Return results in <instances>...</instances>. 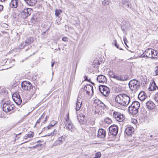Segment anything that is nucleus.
Here are the masks:
<instances>
[{"instance_id":"f257e3e1","label":"nucleus","mask_w":158,"mask_h":158,"mask_svg":"<svg viewBox=\"0 0 158 158\" xmlns=\"http://www.w3.org/2000/svg\"><path fill=\"white\" fill-rule=\"evenodd\" d=\"M115 101L116 102L123 106H126L129 103L130 98L127 94H122L116 96Z\"/></svg>"},{"instance_id":"f03ea898","label":"nucleus","mask_w":158,"mask_h":158,"mask_svg":"<svg viewBox=\"0 0 158 158\" xmlns=\"http://www.w3.org/2000/svg\"><path fill=\"white\" fill-rule=\"evenodd\" d=\"M129 86L131 90L135 92L140 88V82L136 80H132L129 82Z\"/></svg>"},{"instance_id":"7ed1b4c3","label":"nucleus","mask_w":158,"mask_h":158,"mask_svg":"<svg viewBox=\"0 0 158 158\" xmlns=\"http://www.w3.org/2000/svg\"><path fill=\"white\" fill-rule=\"evenodd\" d=\"M64 124L66 127V129L69 131L73 132L75 130V127L69 119V114H68L67 115V118L64 122Z\"/></svg>"},{"instance_id":"20e7f679","label":"nucleus","mask_w":158,"mask_h":158,"mask_svg":"<svg viewBox=\"0 0 158 158\" xmlns=\"http://www.w3.org/2000/svg\"><path fill=\"white\" fill-rule=\"evenodd\" d=\"M14 108L15 106L14 104L8 102H5L2 105L3 110L6 113L12 110Z\"/></svg>"},{"instance_id":"39448f33","label":"nucleus","mask_w":158,"mask_h":158,"mask_svg":"<svg viewBox=\"0 0 158 158\" xmlns=\"http://www.w3.org/2000/svg\"><path fill=\"white\" fill-rule=\"evenodd\" d=\"M99 89L100 92L105 96H108L110 92V89L107 86L103 85H100Z\"/></svg>"},{"instance_id":"423d86ee","label":"nucleus","mask_w":158,"mask_h":158,"mask_svg":"<svg viewBox=\"0 0 158 158\" xmlns=\"http://www.w3.org/2000/svg\"><path fill=\"white\" fill-rule=\"evenodd\" d=\"M153 49L151 48H148L140 56V57H146L147 58H152V53H153Z\"/></svg>"},{"instance_id":"0eeeda50","label":"nucleus","mask_w":158,"mask_h":158,"mask_svg":"<svg viewBox=\"0 0 158 158\" xmlns=\"http://www.w3.org/2000/svg\"><path fill=\"white\" fill-rule=\"evenodd\" d=\"M32 10L30 8H26L22 10L21 12V16L23 18H26L30 15L31 14Z\"/></svg>"},{"instance_id":"6e6552de","label":"nucleus","mask_w":158,"mask_h":158,"mask_svg":"<svg viewBox=\"0 0 158 158\" xmlns=\"http://www.w3.org/2000/svg\"><path fill=\"white\" fill-rule=\"evenodd\" d=\"M22 88L25 91H29L33 87L31 83L29 81H24L21 84Z\"/></svg>"},{"instance_id":"1a4fd4ad","label":"nucleus","mask_w":158,"mask_h":158,"mask_svg":"<svg viewBox=\"0 0 158 158\" xmlns=\"http://www.w3.org/2000/svg\"><path fill=\"white\" fill-rule=\"evenodd\" d=\"M34 41V39L33 37L27 38L24 42H23L21 44V48H22L23 47L28 46V48H29L31 46H29V45L31 44Z\"/></svg>"},{"instance_id":"9d476101","label":"nucleus","mask_w":158,"mask_h":158,"mask_svg":"<svg viewBox=\"0 0 158 158\" xmlns=\"http://www.w3.org/2000/svg\"><path fill=\"white\" fill-rule=\"evenodd\" d=\"M113 115L115 119L118 122H122L124 119L123 115L118 112L114 111Z\"/></svg>"},{"instance_id":"9b49d317","label":"nucleus","mask_w":158,"mask_h":158,"mask_svg":"<svg viewBox=\"0 0 158 158\" xmlns=\"http://www.w3.org/2000/svg\"><path fill=\"white\" fill-rule=\"evenodd\" d=\"M12 98L17 105H19L22 102V99L18 93H14L12 96Z\"/></svg>"},{"instance_id":"f8f14e48","label":"nucleus","mask_w":158,"mask_h":158,"mask_svg":"<svg viewBox=\"0 0 158 158\" xmlns=\"http://www.w3.org/2000/svg\"><path fill=\"white\" fill-rule=\"evenodd\" d=\"M83 90L88 95L91 94V95H92L93 94V87L90 85L88 84L85 86Z\"/></svg>"},{"instance_id":"ddd939ff","label":"nucleus","mask_w":158,"mask_h":158,"mask_svg":"<svg viewBox=\"0 0 158 158\" xmlns=\"http://www.w3.org/2000/svg\"><path fill=\"white\" fill-rule=\"evenodd\" d=\"M110 133L113 135H117L118 131V128L117 125H114L111 126L109 128Z\"/></svg>"},{"instance_id":"4468645a","label":"nucleus","mask_w":158,"mask_h":158,"mask_svg":"<svg viewBox=\"0 0 158 158\" xmlns=\"http://www.w3.org/2000/svg\"><path fill=\"white\" fill-rule=\"evenodd\" d=\"M77 118L79 123L81 124L84 123L87 120V117L84 114L82 113L77 116Z\"/></svg>"},{"instance_id":"2eb2a0df","label":"nucleus","mask_w":158,"mask_h":158,"mask_svg":"<svg viewBox=\"0 0 158 158\" xmlns=\"http://www.w3.org/2000/svg\"><path fill=\"white\" fill-rule=\"evenodd\" d=\"M128 78V77L127 75H117L114 79L119 81H124L127 80Z\"/></svg>"},{"instance_id":"dca6fc26","label":"nucleus","mask_w":158,"mask_h":158,"mask_svg":"<svg viewBox=\"0 0 158 158\" xmlns=\"http://www.w3.org/2000/svg\"><path fill=\"white\" fill-rule=\"evenodd\" d=\"M106 135V131L103 129H99L98 131L97 136L98 138H104Z\"/></svg>"},{"instance_id":"f3484780","label":"nucleus","mask_w":158,"mask_h":158,"mask_svg":"<svg viewBox=\"0 0 158 158\" xmlns=\"http://www.w3.org/2000/svg\"><path fill=\"white\" fill-rule=\"evenodd\" d=\"M96 131V130L94 128H92L90 129L89 132V135L91 139H93L95 137Z\"/></svg>"},{"instance_id":"a211bd4d","label":"nucleus","mask_w":158,"mask_h":158,"mask_svg":"<svg viewBox=\"0 0 158 158\" xmlns=\"http://www.w3.org/2000/svg\"><path fill=\"white\" fill-rule=\"evenodd\" d=\"M97 80L99 83H104L106 82V77L102 75H100L98 76Z\"/></svg>"},{"instance_id":"6ab92c4d","label":"nucleus","mask_w":158,"mask_h":158,"mask_svg":"<svg viewBox=\"0 0 158 158\" xmlns=\"http://www.w3.org/2000/svg\"><path fill=\"white\" fill-rule=\"evenodd\" d=\"M134 131V129L132 127H128L126 129L125 132L128 135H131Z\"/></svg>"},{"instance_id":"aec40b11","label":"nucleus","mask_w":158,"mask_h":158,"mask_svg":"<svg viewBox=\"0 0 158 158\" xmlns=\"http://www.w3.org/2000/svg\"><path fill=\"white\" fill-rule=\"evenodd\" d=\"M146 106L147 108L149 109H152L155 107V104L153 102L151 101L147 102Z\"/></svg>"},{"instance_id":"412c9836","label":"nucleus","mask_w":158,"mask_h":158,"mask_svg":"<svg viewBox=\"0 0 158 158\" xmlns=\"http://www.w3.org/2000/svg\"><path fill=\"white\" fill-rule=\"evenodd\" d=\"M82 102L81 99H79V98L78 97L75 109L76 111L79 110L80 109L81 106Z\"/></svg>"},{"instance_id":"4be33fe9","label":"nucleus","mask_w":158,"mask_h":158,"mask_svg":"<svg viewBox=\"0 0 158 158\" xmlns=\"http://www.w3.org/2000/svg\"><path fill=\"white\" fill-rule=\"evenodd\" d=\"M27 4L30 6H34L37 2V0H24Z\"/></svg>"},{"instance_id":"5701e85b","label":"nucleus","mask_w":158,"mask_h":158,"mask_svg":"<svg viewBox=\"0 0 158 158\" xmlns=\"http://www.w3.org/2000/svg\"><path fill=\"white\" fill-rule=\"evenodd\" d=\"M128 110L131 114L133 115L136 114L138 112V109L129 106L128 107Z\"/></svg>"},{"instance_id":"b1692460","label":"nucleus","mask_w":158,"mask_h":158,"mask_svg":"<svg viewBox=\"0 0 158 158\" xmlns=\"http://www.w3.org/2000/svg\"><path fill=\"white\" fill-rule=\"evenodd\" d=\"M158 89V87L157 86L155 83L154 81L151 84L149 87L148 88V89L149 91H154L156 90V89Z\"/></svg>"},{"instance_id":"393cba45","label":"nucleus","mask_w":158,"mask_h":158,"mask_svg":"<svg viewBox=\"0 0 158 158\" xmlns=\"http://www.w3.org/2000/svg\"><path fill=\"white\" fill-rule=\"evenodd\" d=\"M132 108L138 110L140 106V104L139 102L137 101H135L132 102L131 105L129 106Z\"/></svg>"},{"instance_id":"a878e982","label":"nucleus","mask_w":158,"mask_h":158,"mask_svg":"<svg viewBox=\"0 0 158 158\" xmlns=\"http://www.w3.org/2000/svg\"><path fill=\"white\" fill-rule=\"evenodd\" d=\"M18 0H11L10 6L11 8H16L18 5Z\"/></svg>"},{"instance_id":"bb28decb","label":"nucleus","mask_w":158,"mask_h":158,"mask_svg":"<svg viewBox=\"0 0 158 158\" xmlns=\"http://www.w3.org/2000/svg\"><path fill=\"white\" fill-rule=\"evenodd\" d=\"M138 97L141 101L144 100L146 97L145 92L143 91L140 92L138 95Z\"/></svg>"},{"instance_id":"cd10ccee","label":"nucleus","mask_w":158,"mask_h":158,"mask_svg":"<svg viewBox=\"0 0 158 158\" xmlns=\"http://www.w3.org/2000/svg\"><path fill=\"white\" fill-rule=\"evenodd\" d=\"M34 135V133L33 132L30 131V132L28 134H27L26 135H25L24 136V139H27V138H32Z\"/></svg>"},{"instance_id":"c85d7f7f","label":"nucleus","mask_w":158,"mask_h":158,"mask_svg":"<svg viewBox=\"0 0 158 158\" xmlns=\"http://www.w3.org/2000/svg\"><path fill=\"white\" fill-rule=\"evenodd\" d=\"M153 53H152V58L158 59V52L155 50H153Z\"/></svg>"},{"instance_id":"c756f323","label":"nucleus","mask_w":158,"mask_h":158,"mask_svg":"<svg viewBox=\"0 0 158 158\" xmlns=\"http://www.w3.org/2000/svg\"><path fill=\"white\" fill-rule=\"evenodd\" d=\"M122 3L126 7L128 8L130 3L127 0H122Z\"/></svg>"},{"instance_id":"7c9ffc66","label":"nucleus","mask_w":158,"mask_h":158,"mask_svg":"<svg viewBox=\"0 0 158 158\" xmlns=\"http://www.w3.org/2000/svg\"><path fill=\"white\" fill-rule=\"evenodd\" d=\"M94 102L95 103L98 104V105L100 104V106H105L104 104L99 100H95Z\"/></svg>"},{"instance_id":"2f4dec72","label":"nucleus","mask_w":158,"mask_h":158,"mask_svg":"<svg viewBox=\"0 0 158 158\" xmlns=\"http://www.w3.org/2000/svg\"><path fill=\"white\" fill-rule=\"evenodd\" d=\"M64 137L63 136H62L59 138L58 140L57 141L61 144L63 143V140H64Z\"/></svg>"},{"instance_id":"473e14b6","label":"nucleus","mask_w":158,"mask_h":158,"mask_svg":"<svg viewBox=\"0 0 158 158\" xmlns=\"http://www.w3.org/2000/svg\"><path fill=\"white\" fill-rule=\"evenodd\" d=\"M62 12V10L60 9L56 10H55V15L56 16L58 17Z\"/></svg>"},{"instance_id":"72a5a7b5","label":"nucleus","mask_w":158,"mask_h":158,"mask_svg":"<svg viewBox=\"0 0 158 158\" xmlns=\"http://www.w3.org/2000/svg\"><path fill=\"white\" fill-rule=\"evenodd\" d=\"M57 130L55 129L52 132L50 133V135H51V136H53L56 135L57 134Z\"/></svg>"},{"instance_id":"f704fd0d","label":"nucleus","mask_w":158,"mask_h":158,"mask_svg":"<svg viewBox=\"0 0 158 158\" xmlns=\"http://www.w3.org/2000/svg\"><path fill=\"white\" fill-rule=\"evenodd\" d=\"M112 121L109 118H107L104 119V122L107 124H109L111 123Z\"/></svg>"},{"instance_id":"c9c22d12","label":"nucleus","mask_w":158,"mask_h":158,"mask_svg":"<svg viewBox=\"0 0 158 158\" xmlns=\"http://www.w3.org/2000/svg\"><path fill=\"white\" fill-rule=\"evenodd\" d=\"M109 75L110 77L115 79L116 75H115V73L113 72H109Z\"/></svg>"},{"instance_id":"e433bc0d","label":"nucleus","mask_w":158,"mask_h":158,"mask_svg":"<svg viewBox=\"0 0 158 158\" xmlns=\"http://www.w3.org/2000/svg\"><path fill=\"white\" fill-rule=\"evenodd\" d=\"M109 3V2L108 0H104L102 2V4L104 6L108 5Z\"/></svg>"},{"instance_id":"4c0bfd02","label":"nucleus","mask_w":158,"mask_h":158,"mask_svg":"<svg viewBox=\"0 0 158 158\" xmlns=\"http://www.w3.org/2000/svg\"><path fill=\"white\" fill-rule=\"evenodd\" d=\"M61 144L60 143L57 141L56 140L55 141L52 145V146H56L58 145Z\"/></svg>"},{"instance_id":"58836bf2","label":"nucleus","mask_w":158,"mask_h":158,"mask_svg":"<svg viewBox=\"0 0 158 158\" xmlns=\"http://www.w3.org/2000/svg\"><path fill=\"white\" fill-rule=\"evenodd\" d=\"M101 156V155L100 152H97L96 153L95 156L94 158H100Z\"/></svg>"},{"instance_id":"ea45409f","label":"nucleus","mask_w":158,"mask_h":158,"mask_svg":"<svg viewBox=\"0 0 158 158\" xmlns=\"http://www.w3.org/2000/svg\"><path fill=\"white\" fill-rule=\"evenodd\" d=\"M154 99L158 103V92L155 94Z\"/></svg>"},{"instance_id":"a19ab883","label":"nucleus","mask_w":158,"mask_h":158,"mask_svg":"<svg viewBox=\"0 0 158 158\" xmlns=\"http://www.w3.org/2000/svg\"><path fill=\"white\" fill-rule=\"evenodd\" d=\"M114 45L117 48H118V49H120V50H122V49L121 48H119V46L117 44V43H116V40H115L114 41Z\"/></svg>"},{"instance_id":"79ce46f5","label":"nucleus","mask_w":158,"mask_h":158,"mask_svg":"<svg viewBox=\"0 0 158 158\" xmlns=\"http://www.w3.org/2000/svg\"><path fill=\"white\" fill-rule=\"evenodd\" d=\"M155 75H158V66H156L155 68Z\"/></svg>"},{"instance_id":"37998d69","label":"nucleus","mask_w":158,"mask_h":158,"mask_svg":"<svg viewBox=\"0 0 158 158\" xmlns=\"http://www.w3.org/2000/svg\"><path fill=\"white\" fill-rule=\"evenodd\" d=\"M123 41H124V44H125L127 47H128L127 45V44H126L127 42H128V41L127 40L126 37L125 36H123Z\"/></svg>"},{"instance_id":"c03bdc74","label":"nucleus","mask_w":158,"mask_h":158,"mask_svg":"<svg viewBox=\"0 0 158 158\" xmlns=\"http://www.w3.org/2000/svg\"><path fill=\"white\" fill-rule=\"evenodd\" d=\"M57 123L56 122V121H52L50 124L52 127H53V126H54Z\"/></svg>"},{"instance_id":"a18cd8bd","label":"nucleus","mask_w":158,"mask_h":158,"mask_svg":"<svg viewBox=\"0 0 158 158\" xmlns=\"http://www.w3.org/2000/svg\"><path fill=\"white\" fill-rule=\"evenodd\" d=\"M68 38L67 37H63L62 38V40L64 42L68 41Z\"/></svg>"},{"instance_id":"49530a36","label":"nucleus","mask_w":158,"mask_h":158,"mask_svg":"<svg viewBox=\"0 0 158 158\" xmlns=\"http://www.w3.org/2000/svg\"><path fill=\"white\" fill-rule=\"evenodd\" d=\"M40 119H38L36 123L35 124L34 126V127H35L36 125H37L38 123H39L40 122Z\"/></svg>"},{"instance_id":"de8ad7c7","label":"nucleus","mask_w":158,"mask_h":158,"mask_svg":"<svg viewBox=\"0 0 158 158\" xmlns=\"http://www.w3.org/2000/svg\"><path fill=\"white\" fill-rule=\"evenodd\" d=\"M53 127L50 124L47 126V128L48 130L50 129L52 127Z\"/></svg>"},{"instance_id":"09e8293b","label":"nucleus","mask_w":158,"mask_h":158,"mask_svg":"<svg viewBox=\"0 0 158 158\" xmlns=\"http://www.w3.org/2000/svg\"><path fill=\"white\" fill-rule=\"evenodd\" d=\"M85 80L89 82L90 81V80H88L87 77V76H85Z\"/></svg>"},{"instance_id":"8fccbe9b","label":"nucleus","mask_w":158,"mask_h":158,"mask_svg":"<svg viewBox=\"0 0 158 158\" xmlns=\"http://www.w3.org/2000/svg\"><path fill=\"white\" fill-rule=\"evenodd\" d=\"M3 10V6L0 5V12Z\"/></svg>"},{"instance_id":"3c124183","label":"nucleus","mask_w":158,"mask_h":158,"mask_svg":"<svg viewBox=\"0 0 158 158\" xmlns=\"http://www.w3.org/2000/svg\"><path fill=\"white\" fill-rule=\"evenodd\" d=\"M44 114H43L41 115V116L39 118V119H40V120L42 118L44 117Z\"/></svg>"},{"instance_id":"603ef678","label":"nucleus","mask_w":158,"mask_h":158,"mask_svg":"<svg viewBox=\"0 0 158 158\" xmlns=\"http://www.w3.org/2000/svg\"><path fill=\"white\" fill-rule=\"evenodd\" d=\"M56 23L58 25H59L60 24V21H59V20H57V19L56 20Z\"/></svg>"},{"instance_id":"864d4df0","label":"nucleus","mask_w":158,"mask_h":158,"mask_svg":"<svg viewBox=\"0 0 158 158\" xmlns=\"http://www.w3.org/2000/svg\"><path fill=\"white\" fill-rule=\"evenodd\" d=\"M54 64H55V62H52V64H51V67H52L53 66H54Z\"/></svg>"},{"instance_id":"5fc2aeb1","label":"nucleus","mask_w":158,"mask_h":158,"mask_svg":"<svg viewBox=\"0 0 158 158\" xmlns=\"http://www.w3.org/2000/svg\"><path fill=\"white\" fill-rule=\"evenodd\" d=\"M37 89L35 87H34V91H34V94H35V91H36L37 90Z\"/></svg>"},{"instance_id":"6e6d98bb","label":"nucleus","mask_w":158,"mask_h":158,"mask_svg":"<svg viewBox=\"0 0 158 158\" xmlns=\"http://www.w3.org/2000/svg\"><path fill=\"white\" fill-rule=\"evenodd\" d=\"M45 136H51V135H50V133H48L46 135H45Z\"/></svg>"},{"instance_id":"4d7b16f0","label":"nucleus","mask_w":158,"mask_h":158,"mask_svg":"<svg viewBox=\"0 0 158 158\" xmlns=\"http://www.w3.org/2000/svg\"><path fill=\"white\" fill-rule=\"evenodd\" d=\"M47 116L46 117V118H45V120L43 122H44L45 121H46V119L47 118Z\"/></svg>"},{"instance_id":"13d9d810","label":"nucleus","mask_w":158,"mask_h":158,"mask_svg":"<svg viewBox=\"0 0 158 158\" xmlns=\"http://www.w3.org/2000/svg\"><path fill=\"white\" fill-rule=\"evenodd\" d=\"M21 134V133H19V134H18V135H16V137H17V136L18 135H20Z\"/></svg>"},{"instance_id":"bf43d9fd","label":"nucleus","mask_w":158,"mask_h":158,"mask_svg":"<svg viewBox=\"0 0 158 158\" xmlns=\"http://www.w3.org/2000/svg\"><path fill=\"white\" fill-rule=\"evenodd\" d=\"M45 33H46V31L44 32H43V33H42V35H43V34H45Z\"/></svg>"},{"instance_id":"052dcab7","label":"nucleus","mask_w":158,"mask_h":158,"mask_svg":"<svg viewBox=\"0 0 158 158\" xmlns=\"http://www.w3.org/2000/svg\"><path fill=\"white\" fill-rule=\"evenodd\" d=\"M91 83H92L93 84H94L92 82H91Z\"/></svg>"},{"instance_id":"680f3d73","label":"nucleus","mask_w":158,"mask_h":158,"mask_svg":"<svg viewBox=\"0 0 158 158\" xmlns=\"http://www.w3.org/2000/svg\"><path fill=\"white\" fill-rule=\"evenodd\" d=\"M152 135H151L150 137H152Z\"/></svg>"},{"instance_id":"e2e57ef3","label":"nucleus","mask_w":158,"mask_h":158,"mask_svg":"<svg viewBox=\"0 0 158 158\" xmlns=\"http://www.w3.org/2000/svg\"><path fill=\"white\" fill-rule=\"evenodd\" d=\"M52 75H53V72H52Z\"/></svg>"}]
</instances>
